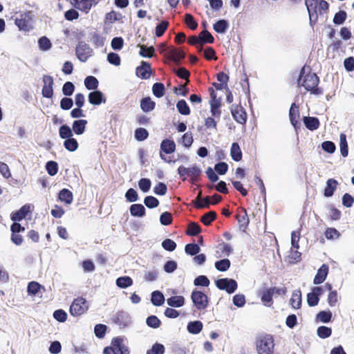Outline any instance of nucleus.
Listing matches in <instances>:
<instances>
[{
	"label": "nucleus",
	"instance_id": "052dcab7",
	"mask_svg": "<svg viewBox=\"0 0 354 354\" xmlns=\"http://www.w3.org/2000/svg\"><path fill=\"white\" fill-rule=\"evenodd\" d=\"M41 288V286L36 281L30 282L27 290L29 295H35Z\"/></svg>",
	"mask_w": 354,
	"mask_h": 354
},
{
	"label": "nucleus",
	"instance_id": "8fccbe9b",
	"mask_svg": "<svg viewBox=\"0 0 354 354\" xmlns=\"http://www.w3.org/2000/svg\"><path fill=\"white\" fill-rule=\"evenodd\" d=\"M164 90L165 86L162 83H155L152 88L153 93L157 97H161L164 95Z\"/></svg>",
	"mask_w": 354,
	"mask_h": 354
},
{
	"label": "nucleus",
	"instance_id": "b1692460",
	"mask_svg": "<svg viewBox=\"0 0 354 354\" xmlns=\"http://www.w3.org/2000/svg\"><path fill=\"white\" fill-rule=\"evenodd\" d=\"M160 149L166 153H171L175 151L176 144L173 140L165 139L161 142Z\"/></svg>",
	"mask_w": 354,
	"mask_h": 354
},
{
	"label": "nucleus",
	"instance_id": "c03bdc74",
	"mask_svg": "<svg viewBox=\"0 0 354 354\" xmlns=\"http://www.w3.org/2000/svg\"><path fill=\"white\" fill-rule=\"evenodd\" d=\"M185 251L187 254L191 256L198 254L201 251L200 247L196 243H189L186 245Z\"/></svg>",
	"mask_w": 354,
	"mask_h": 354
},
{
	"label": "nucleus",
	"instance_id": "7ed1b4c3",
	"mask_svg": "<svg viewBox=\"0 0 354 354\" xmlns=\"http://www.w3.org/2000/svg\"><path fill=\"white\" fill-rule=\"evenodd\" d=\"M15 25L20 30L28 32L33 28V20L31 12H26L17 17L15 20Z\"/></svg>",
	"mask_w": 354,
	"mask_h": 354
},
{
	"label": "nucleus",
	"instance_id": "39448f33",
	"mask_svg": "<svg viewBox=\"0 0 354 354\" xmlns=\"http://www.w3.org/2000/svg\"><path fill=\"white\" fill-rule=\"evenodd\" d=\"M88 309V304L86 299L78 297L75 299L70 306V313L73 316H80Z\"/></svg>",
	"mask_w": 354,
	"mask_h": 354
},
{
	"label": "nucleus",
	"instance_id": "864d4df0",
	"mask_svg": "<svg viewBox=\"0 0 354 354\" xmlns=\"http://www.w3.org/2000/svg\"><path fill=\"white\" fill-rule=\"evenodd\" d=\"M148 136V131L144 128H138L135 131V138L138 141L146 140Z\"/></svg>",
	"mask_w": 354,
	"mask_h": 354
},
{
	"label": "nucleus",
	"instance_id": "6e6d98bb",
	"mask_svg": "<svg viewBox=\"0 0 354 354\" xmlns=\"http://www.w3.org/2000/svg\"><path fill=\"white\" fill-rule=\"evenodd\" d=\"M151 185V180L148 178H141L138 182L139 188L145 193L149 191Z\"/></svg>",
	"mask_w": 354,
	"mask_h": 354
},
{
	"label": "nucleus",
	"instance_id": "79ce46f5",
	"mask_svg": "<svg viewBox=\"0 0 354 354\" xmlns=\"http://www.w3.org/2000/svg\"><path fill=\"white\" fill-rule=\"evenodd\" d=\"M332 318V313L329 310L326 311V310H322V311H320L317 315V319L321 322H323V323H328L330 321Z\"/></svg>",
	"mask_w": 354,
	"mask_h": 354
},
{
	"label": "nucleus",
	"instance_id": "3c124183",
	"mask_svg": "<svg viewBox=\"0 0 354 354\" xmlns=\"http://www.w3.org/2000/svg\"><path fill=\"white\" fill-rule=\"evenodd\" d=\"M46 169L50 176H55L58 171V165L55 161H48L46 163Z\"/></svg>",
	"mask_w": 354,
	"mask_h": 354
},
{
	"label": "nucleus",
	"instance_id": "de8ad7c7",
	"mask_svg": "<svg viewBox=\"0 0 354 354\" xmlns=\"http://www.w3.org/2000/svg\"><path fill=\"white\" fill-rule=\"evenodd\" d=\"M317 333L320 338L325 339L330 336L332 330L329 327L322 326L317 328Z\"/></svg>",
	"mask_w": 354,
	"mask_h": 354
},
{
	"label": "nucleus",
	"instance_id": "4d7b16f0",
	"mask_svg": "<svg viewBox=\"0 0 354 354\" xmlns=\"http://www.w3.org/2000/svg\"><path fill=\"white\" fill-rule=\"evenodd\" d=\"M201 227L196 223H190L188 225L187 233L191 236H196L201 232Z\"/></svg>",
	"mask_w": 354,
	"mask_h": 354
},
{
	"label": "nucleus",
	"instance_id": "aec40b11",
	"mask_svg": "<svg viewBox=\"0 0 354 354\" xmlns=\"http://www.w3.org/2000/svg\"><path fill=\"white\" fill-rule=\"evenodd\" d=\"M88 102L91 104L93 105H99L102 102H105V100H103V94L100 91H95L91 92L88 95Z\"/></svg>",
	"mask_w": 354,
	"mask_h": 354
},
{
	"label": "nucleus",
	"instance_id": "c9c22d12",
	"mask_svg": "<svg viewBox=\"0 0 354 354\" xmlns=\"http://www.w3.org/2000/svg\"><path fill=\"white\" fill-rule=\"evenodd\" d=\"M339 148L341 155L343 157H346L348 153V144L346 142V136L344 133H341L339 136Z\"/></svg>",
	"mask_w": 354,
	"mask_h": 354
},
{
	"label": "nucleus",
	"instance_id": "9b49d317",
	"mask_svg": "<svg viewBox=\"0 0 354 354\" xmlns=\"http://www.w3.org/2000/svg\"><path fill=\"white\" fill-rule=\"evenodd\" d=\"M44 86L42 88V95L46 98H51L53 95V79L51 76L44 75L43 77Z\"/></svg>",
	"mask_w": 354,
	"mask_h": 354
},
{
	"label": "nucleus",
	"instance_id": "393cba45",
	"mask_svg": "<svg viewBox=\"0 0 354 354\" xmlns=\"http://www.w3.org/2000/svg\"><path fill=\"white\" fill-rule=\"evenodd\" d=\"M290 302L292 308L295 309L300 308L301 304V292L300 290H295L292 292Z\"/></svg>",
	"mask_w": 354,
	"mask_h": 354
},
{
	"label": "nucleus",
	"instance_id": "5fc2aeb1",
	"mask_svg": "<svg viewBox=\"0 0 354 354\" xmlns=\"http://www.w3.org/2000/svg\"><path fill=\"white\" fill-rule=\"evenodd\" d=\"M169 26V22L167 21H161L157 26L156 27V37H161L165 30L167 29Z\"/></svg>",
	"mask_w": 354,
	"mask_h": 354
},
{
	"label": "nucleus",
	"instance_id": "f257e3e1",
	"mask_svg": "<svg viewBox=\"0 0 354 354\" xmlns=\"http://www.w3.org/2000/svg\"><path fill=\"white\" fill-rule=\"evenodd\" d=\"M319 77L317 75L309 71V68L304 66L300 72L298 79V85L303 86L304 88L310 91L312 94L320 95L322 94L321 90L317 87L319 84Z\"/></svg>",
	"mask_w": 354,
	"mask_h": 354
},
{
	"label": "nucleus",
	"instance_id": "4468645a",
	"mask_svg": "<svg viewBox=\"0 0 354 354\" xmlns=\"http://www.w3.org/2000/svg\"><path fill=\"white\" fill-rule=\"evenodd\" d=\"M328 273V266L326 264H323L317 270L313 283L316 285L323 283L326 280Z\"/></svg>",
	"mask_w": 354,
	"mask_h": 354
},
{
	"label": "nucleus",
	"instance_id": "f03ea898",
	"mask_svg": "<svg viewBox=\"0 0 354 354\" xmlns=\"http://www.w3.org/2000/svg\"><path fill=\"white\" fill-rule=\"evenodd\" d=\"M310 24L313 26L318 19L319 16H322L328 9V3L324 0H306Z\"/></svg>",
	"mask_w": 354,
	"mask_h": 354
},
{
	"label": "nucleus",
	"instance_id": "0eeeda50",
	"mask_svg": "<svg viewBox=\"0 0 354 354\" xmlns=\"http://www.w3.org/2000/svg\"><path fill=\"white\" fill-rule=\"evenodd\" d=\"M178 174L183 177V180H185V176H189L191 179L194 181L199 176L201 173V169L199 166L193 165L189 167L180 166L178 169Z\"/></svg>",
	"mask_w": 354,
	"mask_h": 354
},
{
	"label": "nucleus",
	"instance_id": "6e6552de",
	"mask_svg": "<svg viewBox=\"0 0 354 354\" xmlns=\"http://www.w3.org/2000/svg\"><path fill=\"white\" fill-rule=\"evenodd\" d=\"M284 293V290L275 287L264 289L261 292V301L265 306H270L272 304V297L274 295Z\"/></svg>",
	"mask_w": 354,
	"mask_h": 354
},
{
	"label": "nucleus",
	"instance_id": "a18cd8bd",
	"mask_svg": "<svg viewBox=\"0 0 354 354\" xmlns=\"http://www.w3.org/2000/svg\"><path fill=\"white\" fill-rule=\"evenodd\" d=\"M216 216L215 212L211 211L205 214L201 218V221L205 225H209Z\"/></svg>",
	"mask_w": 354,
	"mask_h": 354
},
{
	"label": "nucleus",
	"instance_id": "c756f323",
	"mask_svg": "<svg viewBox=\"0 0 354 354\" xmlns=\"http://www.w3.org/2000/svg\"><path fill=\"white\" fill-rule=\"evenodd\" d=\"M130 213L133 216L142 217L145 215V208L141 204H133L130 207Z\"/></svg>",
	"mask_w": 354,
	"mask_h": 354
},
{
	"label": "nucleus",
	"instance_id": "f704fd0d",
	"mask_svg": "<svg viewBox=\"0 0 354 354\" xmlns=\"http://www.w3.org/2000/svg\"><path fill=\"white\" fill-rule=\"evenodd\" d=\"M140 107L145 112L152 111L155 107V103L150 97H145L141 100Z\"/></svg>",
	"mask_w": 354,
	"mask_h": 354
},
{
	"label": "nucleus",
	"instance_id": "774afa93",
	"mask_svg": "<svg viewBox=\"0 0 354 354\" xmlns=\"http://www.w3.org/2000/svg\"><path fill=\"white\" fill-rule=\"evenodd\" d=\"M319 297H318L313 292H310L307 295V303L310 306H315L318 304Z\"/></svg>",
	"mask_w": 354,
	"mask_h": 354
},
{
	"label": "nucleus",
	"instance_id": "f3484780",
	"mask_svg": "<svg viewBox=\"0 0 354 354\" xmlns=\"http://www.w3.org/2000/svg\"><path fill=\"white\" fill-rule=\"evenodd\" d=\"M87 121L86 120H75L72 124L73 131L76 135H82L84 133Z\"/></svg>",
	"mask_w": 354,
	"mask_h": 354
},
{
	"label": "nucleus",
	"instance_id": "bf43d9fd",
	"mask_svg": "<svg viewBox=\"0 0 354 354\" xmlns=\"http://www.w3.org/2000/svg\"><path fill=\"white\" fill-rule=\"evenodd\" d=\"M233 304L238 308L243 307L245 304V296L242 294H237L233 297L232 299Z\"/></svg>",
	"mask_w": 354,
	"mask_h": 354
},
{
	"label": "nucleus",
	"instance_id": "dca6fc26",
	"mask_svg": "<svg viewBox=\"0 0 354 354\" xmlns=\"http://www.w3.org/2000/svg\"><path fill=\"white\" fill-rule=\"evenodd\" d=\"M111 345L114 347L115 351H118L121 354H129V350L123 343V339L121 337H115L112 339Z\"/></svg>",
	"mask_w": 354,
	"mask_h": 354
},
{
	"label": "nucleus",
	"instance_id": "2eb2a0df",
	"mask_svg": "<svg viewBox=\"0 0 354 354\" xmlns=\"http://www.w3.org/2000/svg\"><path fill=\"white\" fill-rule=\"evenodd\" d=\"M151 66L149 63L142 61L141 65L136 68V75L142 79H148L150 77Z\"/></svg>",
	"mask_w": 354,
	"mask_h": 354
},
{
	"label": "nucleus",
	"instance_id": "58836bf2",
	"mask_svg": "<svg viewBox=\"0 0 354 354\" xmlns=\"http://www.w3.org/2000/svg\"><path fill=\"white\" fill-rule=\"evenodd\" d=\"M91 42L95 45V47L100 48L104 46L105 41V37L98 33H93L91 38Z\"/></svg>",
	"mask_w": 354,
	"mask_h": 354
},
{
	"label": "nucleus",
	"instance_id": "603ef678",
	"mask_svg": "<svg viewBox=\"0 0 354 354\" xmlns=\"http://www.w3.org/2000/svg\"><path fill=\"white\" fill-rule=\"evenodd\" d=\"M144 203L148 208H155L158 206L159 201L156 198L148 196L145 197Z\"/></svg>",
	"mask_w": 354,
	"mask_h": 354
},
{
	"label": "nucleus",
	"instance_id": "cd10ccee",
	"mask_svg": "<svg viewBox=\"0 0 354 354\" xmlns=\"http://www.w3.org/2000/svg\"><path fill=\"white\" fill-rule=\"evenodd\" d=\"M151 303L156 306H162L165 302V297L159 290H155L151 293Z\"/></svg>",
	"mask_w": 354,
	"mask_h": 354
},
{
	"label": "nucleus",
	"instance_id": "37998d69",
	"mask_svg": "<svg viewBox=\"0 0 354 354\" xmlns=\"http://www.w3.org/2000/svg\"><path fill=\"white\" fill-rule=\"evenodd\" d=\"M230 266V261L227 259H224L220 261H218L215 263V268L221 272L226 271L229 269Z\"/></svg>",
	"mask_w": 354,
	"mask_h": 354
},
{
	"label": "nucleus",
	"instance_id": "680f3d73",
	"mask_svg": "<svg viewBox=\"0 0 354 354\" xmlns=\"http://www.w3.org/2000/svg\"><path fill=\"white\" fill-rule=\"evenodd\" d=\"M346 19V12L343 10H340L335 15L333 18V22L335 24H342Z\"/></svg>",
	"mask_w": 354,
	"mask_h": 354
},
{
	"label": "nucleus",
	"instance_id": "4c0bfd02",
	"mask_svg": "<svg viewBox=\"0 0 354 354\" xmlns=\"http://www.w3.org/2000/svg\"><path fill=\"white\" fill-rule=\"evenodd\" d=\"M84 85L88 90H94L97 88L98 86L97 80L93 76H88L84 80Z\"/></svg>",
	"mask_w": 354,
	"mask_h": 354
},
{
	"label": "nucleus",
	"instance_id": "412c9836",
	"mask_svg": "<svg viewBox=\"0 0 354 354\" xmlns=\"http://www.w3.org/2000/svg\"><path fill=\"white\" fill-rule=\"evenodd\" d=\"M167 56L175 62H178L185 57L183 51L178 50L174 47H169Z\"/></svg>",
	"mask_w": 354,
	"mask_h": 354
},
{
	"label": "nucleus",
	"instance_id": "1a4fd4ad",
	"mask_svg": "<svg viewBox=\"0 0 354 354\" xmlns=\"http://www.w3.org/2000/svg\"><path fill=\"white\" fill-rule=\"evenodd\" d=\"M191 299L198 310L205 309L208 306V297L201 291L194 290Z\"/></svg>",
	"mask_w": 354,
	"mask_h": 354
},
{
	"label": "nucleus",
	"instance_id": "473e14b6",
	"mask_svg": "<svg viewBox=\"0 0 354 354\" xmlns=\"http://www.w3.org/2000/svg\"><path fill=\"white\" fill-rule=\"evenodd\" d=\"M203 329V324L200 321L191 322L187 324V330L192 334H198Z\"/></svg>",
	"mask_w": 354,
	"mask_h": 354
},
{
	"label": "nucleus",
	"instance_id": "a878e982",
	"mask_svg": "<svg viewBox=\"0 0 354 354\" xmlns=\"http://www.w3.org/2000/svg\"><path fill=\"white\" fill-rule=\"evenodd\" d=\"M289 117L291 124L296 127L298 124V118H299V109L295 103H292L291 104L290 111H289Z\"/></svg>",
	"mask_w": 354,
	"mask_h": 354
},
{
	"label": "nucleus",
	"instance_id": "338daca9",
	"mask_svg": "<svg viewBox=\"0 0 354 354\" xmlns=\"http://www.w3.org/2000/svg\"><path fill=\"white\" fill-rule=\"evenodd\" d=\"M75 90L74 84L71 82H66L63 87H62V92L63 94L66 96L71 95Z\"/></svg>",
	"mask_w": 354,
	"mask_h": 354
},
{
	"label": "nucleus",
	"instance_id": "49530a36",
	"mask_svg": "<svg viewBox=\"0 0 354 354\" xmlns=\"http://www.w3.org/2000/svg\"><path fill=\"white\" fill-rule=\"evenodd\" d=\"M38 44L40 50L47 51L52 47L50 41L46 37H41L38 41Z\"/></svg>",
	"mask_w": 354,
	"mask_h": 354
},
{
	"label": "nucleus",
	"instance_id": "69168bd1",
	"mask_svg": "<svg viewBox=\"0 0 354 354\" xmlns=\"http://www.w3.org/2000/svg\"><path fill=\"white\" fill-rule=\"evenodd\" d=\"M53 317L59 322H64L67 319V313L62 309L56 310L53 313Z\"/></svg>",
	"mask_w": 354,
	"mask_h": 354
},
{
	"label": "nucleus",
	"instance_id": "e2e57ef3",
	"mask_svg": "<svg viewBox=\"0 0 354 354\" xmlns=\"http://www.w3.org/2000/svg\"><path fill=\"white\" fill-rule=\"evenodd\" d=\"M200 41L203 43L207 42V43H213L214 41V37L213 36L206 30H203L200 35Z\"/></svg>",
	"mask_w": 354,
	"mask_h": 354
},
{
	"label": "nucleus",
	"instance_id": "2f4dec72",
	"mask_svg": "<svg viewBox=\"0 0 354 354\" xmlns=\"http://www.w3.org/2000/svg\"><path fill=\"white\" fill-rule=\"evenodd\" d=\"M232 158L235 161H240L242 158V152L238 143L234 142L230 149Z\"/></svg>",
	"mask_w": 354,
	"mask_h": 354
},
{
	"label": "nucleus",
	"instance_id": "ddd939ff",
	"mask_svg": "<svg viewBox=\"0 0 354 354\" xmlns=\"http://www.w3.org/2000/svg\"><path fill=\"white\" fill-rule=\"evenodd\" d=\"M231 112L234 120L240 124H244L246 122L247 115L242 107L232 106Z\"/></svg>",
	"mask_w": 354,
	"mask_h": 354
},
{
	"label": "nucleus",
	"instance_id": "e433bc0d",
	"mask_svg": "<svg viewBox=\"0 0 354 354\" xmlns=\"http://www.w3.org/2000/svg\"><path fill=\"white\" fill-rule=\"evenodd\" d=\"M176 108L178 112L182 115H188L190 114L189 107L184 100H180L177 102Z\"/></svg>",
	"mask_w": 354,
	"mask_h": 354
},
{
	"label": "nucleus",
	"instance_id": "ea45409f",
	"mask_svg": "<svg viewBox=\"0 0 354 354\" xmlns=\"http://www.w3.org/2000/svg\"><path fill=\"white\" fill-rule=\"evenodd\" d=\"M138 46L140 48L139 52L140 56L143 57H151L153 56L154 48L152 46L147 47L146 46L141 44H139Z\"/></svg>",
	"mask_w": 354,
	"mask_h": 354
},
{
	"label": "nucleus",
	"instance_id": "9d476101",
	"mask_svg": "<svg viewBox=\"0 0 354 354\" xmlns=\"http://www.w3.org/2000/svg\"><path fill=\"white\" fill-rule=\"evenodd\" d=\"M216 287L220 290H225L227 293L232 294L237 289V283L234 279L223 278L215 282Z\"/></svg>",
	"mask_w": 354,
	"mask_h": 354
},
{
	"label": "nucleus",
	"instance_id": "a211bd4d",
	"mask_svg": "<svg viewBox=\"0 0 354 354\" xmlns=\"http://www.w3.org/2000/svg\"><path fill=\"white\" fill-rule=\"evenodd\" d=\"M30 206L29 205H24L21 207L17 212H14L11 214V219L13 221H20L24 219L28 212H29Z\"/></svg>",
	"mask_w": 354,
	"mask_h": 354
},
{
	"label": "nucleus",
	"instance_id": "4be33fe9",
	"mask_svg": "<svg viewBox=\"0 0 354 354\" xmlns=\"http://www.w3.org/2000/svg\"><path fill=\"white\" fill-rule=\"evenodd\" d=\"M168 306L173 308H180L185 304V298L183 296H173L167 299Z\"/></svg>",
	"mask_w": 354,
	"mask_h": 354
},
{
	"label": "nucleus",
	"instance_id": "13d9d810",
	"mask_svg": "<svg viewBox=\"0 0 354 354\" xmlns=\"http://www.w3.org/2000/svg\"><path fill=\"white\" fill-rule=\"evenodd\" d=\"M165 346L161 344L156 343L153 345L151 349L148 350L147 354H164Z\"/></svg>",
	"mask_w": 354,
	"mask_h": 354
},
{
	"label": "nucleus",
	"instance_id": "72a5a7b5",
	"mask_svg": "<svg viewBox=\"0 0 354 354\" xmlns=\"http://www.w3.org/2000/svg\"><path fill=\"white\" fill-rule=\"evenodd\" d=\"M64 147L68 151L73 152L78 149L79 145L77 140L72 137L64 140Z\"/></svg>",
	"mask_w": 354,
	"mask_h": 354
},
{
	"label": "nucleus",
	"instance_id": "6ab92c4d",
	"mask_svg": "<svg viewBox=\"0 0 354 354\" xmlns=\"http://www.w3.org/2000/svg\"><path fill=\"white\" fill-rule=\"evenodd\" d=\"M303 121L306 127L310 131H315L319 127V121L317 118L305 116Z\"/></svg>",
	"mask_w": 354,
	"mask_h": 354
},
{
	"label": "nucleus",
	"instance_id": "c85d7f7f",
	"mask_svg": "<svg viewBox=\"0 0 354 354\" xmlns=\"http://www.w3.org/2000/svg\"><path fill=\"white\" fill-rule=\"evenodd\" d=\"M59 199L67 205H70L73 200V194L67 189H62L59 193Z\"/></svg>",
	"mask_w": 354,
	"mask_h": 354
},
{
	"label": "nucleus",
	"instance_id": "0e129e2a",
	"mask_svg": "<svg viewBox=\"0 0 354 354\" xmlns=\"http://www.w3.org/2000/svg\"><path fill=\"white\" fill-rule=\"evenodd\" d=\"M147 324L151 328H157L160 325V319L155 315L149 316L146 320Z\"/></svg>",
	"mask_w": 354,
	"mask_h": 354
},
{
	"label": "nucleus",
	"instance_id": "20e7f679",
	"mask_svg": "<svg viewBox=\"0 0 354 354\" xmlns=\"http://www.w3.org/2000/svg\"><path fill=\"white\" fill-rule=\"evenodd\" d=\"M274 340L271 335H266L259 339L257 343L259 354H273Z\"/></svg>",
	"mask_w": 354,
	"mask_h": 354
},
{
	"label": "nucleus",
	"instance_id": "f8f14e48",
	"mask_svg": "<svg viewBox=\"0 0 354 354\" xmlns=\"http://www.w3.org/2000/svg\"><path fill=\"white\" fill-rule=\"evenodd\" d=\"M76 8L88 13L92 6L95 3V0H72Z\"/></svg>",
	"mask_w": 354,
	"mask_h": 354
},
{
	"label": "nucleus",
	"instance_id": "423d86ee",
	"mask_svg": "<svg viewBox=\"0 0 354 354\" xmlns=\"http://www.w3.org/2000/svg\"><path fill=\"white\" fill-rule=\"evenodd\" d=\"M75 54L80 62H85L89 57L93 56V50L88 44L80 41L77 45Z\"/></svg>",
	"mask_w": 354,
	"mask_h": 354
},
{
	"label": "nucleus",
	"instance_id": "7c9ffc66",
	"mask_svg": "<svg viewBox=\"0 0 354 354\" xmlns=\"http://www.w3.org/2000/svg\"><path fill=\"white\" fill-rule=\"evenodd\" d=\"M73 129L66 124L62 125L59 129V136L62 139L66 140L73 137Z\"/></svg>",
	"mask_w": 354,
	"mask_h": 354
},
{
	"label": "nucleus",
	"instance_id": "09e8293b",
	"mask_svg": "<svg viewBox=\"0 0 354 354\" xmlns=\"http://www.w3.org/2000/svg\"><path fill=\"white\" fill-rule=\"evenodd\" d=\"M325 236L328 240L337 239L340 236V233L333 227H328L326 230Z\"/></svg>",
	"mask_w": 354,
	"mask_h": 354
},
{
	"label": "nucleus",
	"instance_id": "bb28decb",
	"mask_svg": "<svg viewBox=\"0 0 354 354\" xmlns=\"http://www.w3.org/2000/svg\"><path fill=\"white\" fill-rule=\"evenodd\" d=\"M115 284L120 288H127L133 285V279L128 276L120 277L116 279Z\"/></svg>",
	"mask_w": 354,
	"mask_h": 354
},
{
	"label": "nucleus",
	"instance_id": "5701e85b",
	"mask_svg": "<svg viewBox=\"0 0 354 354\" xmlns=\"http://www.w3.org/2000/svg\"><path fill=\"white\" fill-rule=\"evenodd\" d=\"M337 181L333 178H330L326 182V186L324 189V196L330 197L333 195L334 191L337 188Z\"/></svg>",
	"mask_w": 354,
	"mask_h": 354
},
{
	"label": "nucleus",
	"instance_id": "a19ab883",
	"mask_svg": "<svg viewBox=\"0 0 354 354\" xmlns=\"http://www.w3.org/2000/svg\"><path fill=\"white\" fill-rule=\"evenodd\" d=\"M228 28L227 22L224 19L218 20L214 25V30L218 33H224Z\"/></svg>",
	"mask_w": 354,
	"mask_h": 354
}]
</instances>
